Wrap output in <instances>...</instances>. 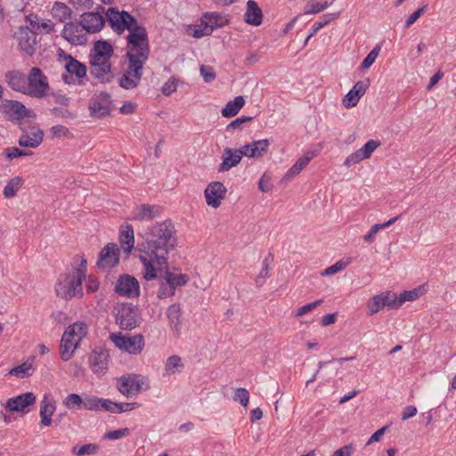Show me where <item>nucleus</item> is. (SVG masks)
<instances>
[{
    "mask_svg": "<svg viewBox=\"0 0 456 456\" xmlns=\"http://www.w3.org/2000/svg\"><path fill=\"white\" fill-rule=\"evenodd\" d=\"M0 110L11 121L36 117L32 110L27 109L24 104L18 101L6 100L0 105Z\"/></svg>",
    "mask_w": 456,
    "mask_h": 456,
    "instance_id": "obj_9",
    "label": "nucleus"
},
{
    "mask_svg": "<svg viewBox=\"0 0 456 456\" xmlns=\"http://www.w3.org/2000/svg\"><path fill=\"white\" fill-rule=\"evenodd\" d=\"M349 264V261H345V260H339L338 262H336L334 265L329 266L328 268H326L325 270L322 271L320 273L321 276H328V275H332V274H335L337 273L338 272L345 269L346 267V265Z\"/></svg>",
    "mask_w": 456,
    "mask_h": 456,
    "instance_id": "obj_49",
    "label": "nucleus"
},
{
    "mask_svg": "<svg viewBox=\"0 0 456 456\" xmlns=\"http://www.w3.org/2000/svg\"><path fill=\"white\" fill-rule=\"evenodd\" d=\"M130 433L129 428H120V429H115V430H110L105 433L104 438L110 439V440H117L121 437L128 436Z\"/></svg>",
    "mask_w": 456,
    "mask_h": 456,
    "instance_id": "obj_56",
    "label": "nucleus"
},
{
    "mask_svg": "<svg viewBox=\"0 0 456 456\" xmlns=\"http://www.w3.org/2000/svg\"><path fill=\"white\" fill-rule=\"evenodd\" d=\"M175 229L170 220L149 227L142 235L143 241L137 245L139 259L143 265L144 280L153 281L165 271L170 250L175 247Z\"/></svg>",
    "mask_w": 456,
    "mask_h": 456,
    "instance_id": "obj_2",
    "label": "nucleus"
},
{
    "mask_svg": "<svg viewBox=\"0 0 456 456\" xmlns=\"http://www.w3.org/2000/svg\"><path fill=\"white\" fill-rule=\"evenodd\" d=\"M322 302H323L322 299H319V300H316L312 303H308V304L297 308V312L295 314V317L298 318V317L305 315V314L315 309L317 306L321 305L322 304Z\"/></svg>",
    "mask_w": 456,
    "mask_h": 456,
    "instance_id": "obj_53",
    "label": "nucleus"
},
{
    "mask_svg": "<svg viewBox=\"0 0 456 456\" xmlns=\"http://www.w3.org/2000/svg\"><path fill=\"white\" fill-rule=\"evenodd\" d=\"M23 178L15 176L9 180L4 188L3 194L6 199H12L17 195L18 191L23 185Z\"/></svg>",
    "mask_w": 456,
    "mask_h": 456,
    "instance_id": "obj_37",
    "label": "nucleus"
},
{
    "mask_svg": "<svg viewBox=\"0 0 456 456\" xmlns=\"http://www.w3.org/2000/svg\"><path fill=\"white\" fill-rule=\"evenodd\" d=\"M168 325L175 338H180L183 329L182 310L179 304H173L166 312Z\"/></svg>",
    "mask_w": 456,
    "mask_h": 456,
    "instance_id": "obj_18",
    "label": "nucleus"
},
{
    "mask_svg": "<svg viewBox=\"0 0 456 456\" xmlns=\"http://www.w3.org/2000/svg\"><path fill=\"white\" fill-rule=\"evenodd\" d=\"M200 75L206 83H210L216 78V72L211 66L202 65L200 67Z\"/></svg>",
    "mask_w": 456,
    "mask_h": 456,
    "instance_id": "obj_59",
    "label": "nucleus"
},
{
    "mask_svg": "<svg viewBox=\"0 0 456 456\" xmlns=\"http://www.w3.org/2000/svg\"><path fill=\"white\" fill-rule=\"evenodd\" d=\"M201 25H207L212 31L223 26V18L218 12H205L201 18Z\"/></svg>",
    "mask_w": 456,
    "mask_h": 456,
    "instance_id": "obj_40",
    "label": "nucleus"
},
{
    "mask_svg": "<svg viewBox=\"0 0 456 456\" xmlns=\"http://www.w3.org/2000/svg\"><path fill=\"white\" fill-rule=\"evenodd\" d=\"M164 279L167 285H185L189 282V277L184 273H172L168 270V264L165 267V271L161 272L154 280Z\"/></svg>",
    "mask_w": 456,
    "mask_h": 456,
    "instance_id": "obj_26",
    "label": "nucleus"
},
{
    "mask_svg": "<svg viewBox=\"0 0 456 456\" xmlns=\"http://www.w3.org/2000/svg\"><path fill=\"white\" fill-rule=\"evenodd\" d=\"M270 142L267 139L254 141L240 148V153L248 158H260L268 151Z\"/></svg>",
    "mask_w": 456,
    "mask_h": 456,
    "instance_id": "obj_19",
    "label": "nucleus"
},
{
    "mask_svg": "<svg viewBox=\"0 0 456 456\" xmlns=\"http://www.w3.org/2000/svg\"><path fill=\"white\" fill-rule=\"evenodd\" d=\"M51 133L54 137H67L69 130L62 125H56L52 126Z\"/></svg>",
    "mask_w": 456,
    "mask_h": 456,
    "instance_id": "obj_64",
    "label": "nucleus"
},
{
    "mask_svg": "<svg viewBox=\"0 0 456 456\" xmlns=\"http://www.w3.org/2000/svg\"><path fill=\"white\" fill-rule=\"evenodd\" d=\"M113 284L114 281L110 280ZM115 285H139L137 279L129 274H120L115 281Z\"/></svg>",
    "mask_w": 456,
    "mask_h": 456,
    "instance_id": "obj_55",
    "label": "nucleus"
},
{
    "mask_svg": "<svg viewBox=\"0 0 456 456\" xmlns=\"http://www.w3.org/2000/svg\"><path fill=\"white\" fill-rule=\"evenodd\" d=\"M109 350L103 347H95L89 355V367L94 373L104 372L109 366Z\"/></svg>",
    "mask_w": 456,
    "mask_h": 456,
    "instance_id": "obj_15",
    "label": "nucleus"
},
{
    "mask_svg": "<svg viewBox=\"0 0 456 456\" xmlns=\"http://www.w3.org/2000/svg\"><path fill=\"white\" fill-rule=\"evenodd\" d=\"M35 356H30L23 363L11 369L8 375L15 376L19 379L30 377L33 372V362Z\"/></svg>",
    "mask_w": 456,
    "mask_h": 456,
    "instance_id": "obj_32",
    "label": "nucleus"
},
{
    "mask_svg": "<svg viewBox=\"0 0 456 456\" xmlns=\"http://www.w3.org/2000/svg\"><path fill=\"white\" fill-rule=\"evenodd\" d=\"M37 397L32 392H27L17 396L9 398L4 408L10 412L22 411L36 403Z\"/></svg>",
    "mask_w": 456,
    "mask_h": 456,
    "instance_id": "obj_16",
    "label": "nucleus"
},
{
    "mask_svg": "<svg viewBox=\"0 0 456 456\" xmlns=\"http://www.w3.org/2000/svg\"><path fill=\"white\" fill-rule=\"evenodd\" d=\"M120 247L126 253H130L134 248V228L131 224L122 226L119 231Z\"/></svg>",
    "mask_w": 456,
    "mask_h": 456,
    "instance_id": "obj_27",
    "label": "nucleus"
},
{
    "mask_svg": "<svg viewBox=\"0 0 456 456\" xmlns=\"http://www.w3.org/2000/svg\"><path fill=\"white\" fill-rule=\"evenodd\" d=\"M395 302V293L392 291H386L380 294L375 295L371 297V299L367 303L368 312L367 315L371 316L380 310H382L385 306H387L389 309H396Z\"/></svg>",
    "mask_w": 456,
    "mask_h": 456,
    "instance_id": "obj_11",
    "label": "nucleus"
},
{
    "mask_svg": "<svg viewBox=\"0 0 456 456\" xmlns=\"http://www.w3.org/2000/svg\"><path fill=\"white\" fill-rule=\"evenodd\" d=\"M360 96L358 94H354V91L351 89L343 99V105L346 108H353L356 106L360 100Z\"/></svg>",
    "mask_w": 456,
    "mask_h": 456,
    "instance_id": "obj_57",
    "label": "nucleus"
},
{
    "mask_svg": "<svg viewBox=\"0 0 456 456\" xmlns=\"http://www.w3.org/2000/svg\"><path fill=\"white\" fill-rule=\"evenodd\" d=\"M339 16V12H334V13H326L323 14L320 20L314 22V24L312 26L310 33L306 38V42L314 37L321 28H322L324 26L328 25L332 20L338 19Z\"/></svg>",
    "mask_w": 456,
    "mask_h": 456,
    "instance_id": "obj_39",
    "label": "nucleus"
},
{
    "mask_svg": "<svg viewBox=\"0 0 456 456\" xmlns=\"http://www.w3.org/2000/svg\"><path fill=\"white\" fill-rule=\"evenodd\" d=\"M52 16L60 22H67L71 19L72 10L64 3L55 2L52 8Z\"/></svg>",
    "mask_w": 456,
    "mask_h": 456,
    "instance_id": "obj_34",
    "label": "nucleus"
},
{
    "mask_svg": "<svg viewBox=\"0 0 456 456\" xmlns=\"http://www.w3.org/2000/svg\"><path fill=\"white\" fill-rule=\"evenodd\" d=\"M69 61L66 64V70L70 75H76L77 77L82 78L86 75V67L77 60L71 56L68 57Z\"/></svg>",
    "mask_w": 456,
    "mask_h": 456,
    "instance_id": "obj_38",
    "label": "nucleus"
},
{
    "mask_svg": "<svg viewBox=\"0 0 456 456\" xmlns=\"http://www.w3.org/2000/svg\"><path fill=\"white\" fill-rule=\"evenodd\" d=\"M101 397L93 395H85L83 410L100 411Z\"/></svg>",
    "mask_w": 456,
    "mask_h": 456,
    "instance_id": "obj_48",
    "label": "nucleus"
},
{
    "mask_svg": "<svg viewBox=\"0 0 456 456\" xmlns=\"http://www.w3.org/2000/svg\"><path fill=\"white\" fill-rule=\"evenodd\" d=\"M380 51V47L379 45L375 46L369 53L368 55L363 59L361 67L362 69H368L370 68L376 61L379 53Z\"/></svg>",
    "mask_w": 456,
    "mask_h": 456,
    "instance_id": "obj_52",
    "label": "nucleus"
},
{
    "mask_svg": "<svg viewBox=\"0 0 456 456\" xmlns=\"http://www.w3.org/2000/svg\"><path fill=\"white\" fill-rule=\"evenodd\" d=\"M400 216H395L388 220L387 222L384 224H374L370 230L363 236V240L368 243H372L374 241L375 236L377 232L384 228H387L393 224L395 221L399 219Z\"/></svg>",
    "mask_w": 456,
    "mask_h": 456,
    "instance_id": "obj_41",
    "label": "nucleus"
},
{
    "mask_svg": "<svg viewBox=\"0 0 456 456\" xmlns=\"http://www.w3.org/2000/svg\"><path fill=\"white\" fill-rule=\"evenodd\" d=\"M159 215V208L142 204L137 207L133 212V219L134 220H151Z\"/></svg>",
    "mask_w": 456,
    "mask_h": 456,
    "instance_id": "obj_31",
    "label": "nucleus"
},
{
    "mask_svg": "<svg viewBox=\"0 0 456 456\" xmlns=\"http://www.w3.org/2000/svg\"><path fill=\"white\" fill-rule=\"evenodd\" d=\"M8 86L14 91L27 94L28 77L19 70L8 71L5 74Z\"/></svg>",
    "mask_w": 456,
    "mask_h": 456,
    "instance_id": "obj_20",
    "label": "nucleus"
},
{
    "mask_svg": "<svg viewBox=\"0 0 456 456\" xmlns=\"http://www.w3.org/2000/svg\"><path fill=\"white\" fill-rule=\"evenodd\" d=\"M105 20L118 35L126 29V68L119 79V86L130 90L138 86L143 74V66L150 56V45L145 27L139 25L137 20L126 11L115 7L107 9Z\"/></svg>",
    "mask_w": 456,
    "mask_h": 456,
    "instance_id": "obj_1",
    "label": "nucleus"
},
{
    "mask_svg": "<svg viewBox=\"0 0 456 456\" xmlns=\"http://www.w3.org/2000/svg\"><path fill=\"white\" fill-rule=\"evenodd\" d=\"M380 145V142L376 140L368 141L362 147L350 154L345 160L344 165L347 167L360 163L361 161L370 158L371 154Z\"/></svg>",
    "mask_w": 456,
    "mask_h": 456,
    "instance_id": "obj_13",
    "label": "nucleus"
},
{
    "mask_svg": "<svg viewBox=\"0 0 456 456\" xmlns=\"http://www.w3.org/2000/svg\"><path fill=\"white\" fill-rule=\"evenodd\" d=\"M87 260L85 255H76L73 257L71 271L61 275L58 285H99V281L93 275H87Z\"/></svg>",
    "mask_w": 456,
    "mask_h": 456,
    "instance_id": "obj_3",
    "label": "nucleus"
},
{
    "mask_svg": "<svg viewBox=\"0 0 456 456\" xmlns=\"http://www.w3.org/2000/svg\"><path fill=\"white\" fill-rule=\"evenodd\" d=\"M314 158V154L308 156L305 155L304 157L299 158L296 163L287 171L282 178V182L288 183L295 176H297L311 161Z\"/></svg>",
    "mask_w": 456,
    "mask_h": 456,
    "instance_id": "obj_29",
    "label": "nucleus"
},
{
    "mask_svg": "<svg viewBox=\"0 0 456 456\" xmlns=\"http://www.w3.org/2000/svg\"><path fill=\"white\" fill-rule=\"evenodd\" d=\"M119 262V248L116 243L110 242L99 252L96 267L107 271L116 266Z\"/></svg>",
    "mask_w": 456,
    "mask_h": 456,
    "instance_id": "obj_10",
    "label": "nucleus"
},
{
    "mask_svg": "<svg viewBox=\"0 0 456 456\" xmlns=\"http://www.w3.org/2000/svg\"><path fill=\"white\" fill-rule=\"evenodd\" d=\"M145 377L139 374H127L123 375L118 379V389L126 397L138 395L142 390H148L150 385Z\"/></svg>",
    "mask_w": 456,
    "mask_h": 456,
    "instance_id": "obj_4",
    "label": "nucleus"
},
{
    "mask_svg": "<svg viewBox=\"0 0 456 456\" xmlns=\"http://www.w3.org/2000/svg\"><path fill=\"white\" fill-rule=\"evenodd\" d=\"M427 290L425 289V287H415L411 290H404L403 292L400 293L398 297L395 293L394 305H395V308L397 309L406 301H413L419 298Z\"/></svg>",
    "mask_w": 456,
    "mask_h": 456,
    "instance_id": "obj_30",
    "label": "nucleus"
},
{
    "mask_svg": "<svg viewBox=\"0 0 456 456\" xmlns=\"http://www.w3.org/2000/svg\"><path fill=\"white\" fill-rule=\"evenodd\" d=\"M245 104L243 96H236L232 101H229L223 108L221 113L224 118H232L236 116Z\"/></svg>",
    "mask_w": 456,
    "mask_h": 456,
    "instance_id": "obj_33",
    "label": "nucleus"
},
{
    "mask_svg": "<svg viewBox=\"0 0 456 456\" xmlns=\"http://www.w3.org/2000/svg\"><path fill=\"white\" fill-rule=\"evenodd\" d=\"M91 53L104 55L107 58H111L114 53V50L110 43L106 41H97L95 42Z\"/></svg>",
    "mask_w": 456,
    "mask_h": 456,
    "instance_id": "obj_45",
    "label": "nucleus"
},
{
    "mask_svg": "<svg viewBox=\"0 0 456 456\" xmlns=\"http://www.w3.org/2000/svg\"><path fill=\"white\" fill-rule=\"evenodd\" d=\"M84 396L78 394H69L63 401L64 406L69 410H83Z\"/></svg>",
    "mask_w": 456,
    "mask_h": 456,
    "instance_id": "obj_44",
    "label": "nucleus"
},
{
    "mask_svg": "<svg viewBox=\"0 0 456 456\" xmlns=\"http://www.w3.org/2000/svg\"><path fill=\"white\" fill-rule=\"evenodd\" d=\"M33 28H37V29H42L47 34H50L54 31V24L51 20H45L40 23H33L31 22Z\"/></svg>",
    "mask_w": 456,
    "mask_h": 456,
    "instance_id": "obj_62",
    "label": "nucleus"
},
{
    "mask_svg": "<svg viewBox=\"0 0 456 456\" xmlns=\"http://www.w3.org/2000/svg\"><path fill=\"white\" fill-rule=\"evenodd\" d=\"M183 363L182 362V359L179 355H171L167 358L165 369L169 371L175 368H183Z\"/></svg>",
    "mask_w": 456,
    "mask_h": 456,
    "instance_id": "obj_58",
    "label": "nucleus"
},
{
    "mask_svg": "<svg viewBox=\"0 0 456 456\" xmlns=\"http://www.w3.org/2000/svg\"><path fill=\"white\" fill-rule=\"evenodd\" d=\"M56 295L66 301L75 297L80 298L84 295L83 287H56Z\"/></svg>",
    "mask_w": 456,
    "mask_h": 456,
    "instance_id": "obj_36",
    "label": "nucleus"
},
{
    "mask_svg": "<svg viewBox=\"0 0 456 456\" xmlns=\"http://www.w3.org/2000/svg\"><path fill=\"white\" fill-rule=\"evenodd\" d=\"M88 331V328L86 324L83 322H77L73 324L69 325L65 332L67 336H70L71 338H75L77 342H81L84 338L86 337Z\"/></svg>",
    "mask_w": 456,
    "mask_h": 456,
    "instance_id": "obj_35",
    "label": "nucleus"
},
{
    "mask_svg": "<svg viewBox=\"0 0 456 456\" xmlns=\"http://www.w3.org/2000/svg\"><path fill=\"white\" fill-rule=\"evenodd\" d=\"M335 0L324 2H308L304 7V13L306 15L316 14L330 7Z\"/></svg>",
    "mask_w": 456,
    "mask_h": 456,
    "instance_id": "obj_42",
    "label": "nucleus"
},
{
    "mask_svg": "<svg viewBox=\"0 0 456 456\" xmlns=\"http://www.w3.org/2000/svg\"><path fill=\"white\" fill-rule=\"evenodd\" d=\"M243 154L240 153V149L233 151L231 148H225L223 154V161L220 164L219 171H228L233 167H236L241 160Z\"/></svg>",
    "mask_w": 456,
    "mask_h": 456,
    "instance_id": "obj_24",
    "label": "nucleus"
},
{
    "mask_svg": "<svg viewBox=\"0 0 456 456\" xmlns=\"http://www.w3.org/2000/svg\"><path fill=\"white\" fill-rule=\"evenodd\" d=\"M79 342L75 339V338H71L70 336H67V333L64 331L60 345V353L61 358L64 362H68L74 354V352L78 347Z\"/></svg>",
    "mask_w": 456,
    "mask_h": 456,
    "instance_id": "obj_23",
    "label": "nucleus"
},
{
    "mask_svg": "<svg viewBox=\"0 0 456 456\" xmlns=\"http://www.w3.org/2000/svg\"><path fill=\"white\" fill-rule=\"evenodd\" d=\"M253 119L252 117L249 116H241L240 118H237L236 119L232 120L227 126L226 130H236L240 129L241 126L248 121H251Z\"/></svg>",
    "mask_w": 456,
    "mask_h": 456,
    "instance_id": "obj_60",
    "label": "nucleus"
},
{
    "mask_svg": "<svg viewBox=\"0 0 456 456\" xmlns=\"http://www.w3.org/2000/svg\"><path fill=\"white\" fill-rule=\"evenodd\" d=\"M27 94L34 98H43L49 89L47 77L41 69L33 67L28 76Z\"/></svg>",
    "mask_w": 456,
    "mask_h": 456,
    "instance_id": "obj_5",
    "label": "nucleus"
},
{
    "mask_svg": "<svg viewBox=\"0 0 456 456\" xmlns=\"http://www.w3.org/2000/svg\"><path fill=\"white\" fill-rule=\"evenodd\" d=\"M110 339L118 348L134 355L141 354L145 346L144 338L141 334L128 336L121 333H112Z\"/></svg>",
    "mask_w": 456,
    "mask_h": 456,
    "instance_id": "obj_6",
    "label": "nucleus"
},
{
    "mask_svg": "<svg viewBox=\"0 0 456 456\" xmlns=\"http://www.w3.org/2000/svg\"><path fill=\"white\" fill-rule=\"evenodd\" d=\"M99 450L98 445L95 444H83L82 446L75 445L72 447V453L77 456H84V455H90V454H95Z\"/></svg>",
    "mask_w": 456,
    "mask_h": 456,
    "instance_id": "obj_47",
    "label": "nucleus"
},
{
    "mask_svg": "<svg viewBox=\"0 0 456 456\" xmlns=\"http://www.w3.org/2000/svg\"><path fill=\"white\" fill-rule=\"evenodd\" d=\"M140 313L131 303L121 304L116 313V322L122 330H132L138 325Z\"/></svg>",
    "mask_w": 456,
    "mask_h": 456,
    "instance_id": "obj_7",
    "label": "nucleus"
},
{
    "mask_svg": "<svg viewBox=\"0 0 456 456\" xmlns=\"http://www.w3.org/2000/svg\"><path fill=\"white\" fill-rule=\"evenodd\" d=\"M233 399L239 402L243 407H247L249 400V393L244 387L236 388L233 395Z\"/></svg>",
    "mask_w": 456,
    "mask_h": 456,
    "instance_id": "obj_50",
    "label": "nucleus"
},
{
    "mask_svg": "<svg viewBox=\"0 0 456 456\" xmlns=\"http://www.w3.org/2000/svg\"><path fill=\"white\" fill-rule=\"evenodd\" d=\"M61 36L75 45H83L86 41L85 29L80 20L78 22H66L61 31Z\"/></svg>",
    "mask_w": 456,
    "mask_h": 456,
    "instance_id": "obj_12",
    "label": "nucleus"
},
{
    "mask_svg": "<svg viewBox=\"0 0 456 456\" xmlns=\"http://www.w3.org/2000/svg\"><path fill=\"white\" fill-rule=\"evenodd\" d=\"M36 37L26 33L25 37H22L20 40V47L26 52L28 54L32 55L35 52Z\"/></svg>",
    "mask_w": 456,
    "mask_h": 456,
    "instance_id": "obj_46",
    "label": "nucleus"
},
{
    "mask_svg": "<svg viewBox=\"0 0 456 456\" xmlns=\"http://www.w3.org/2000/svg\"><path fill=\"white\" fill-rule=\"evenodd\" d=\"M263 20V12L257 3L253 0L247 2L245 21L253 26H259Z\"/></svg>",
    "mask_w": 456,
    "mask_h": 456,
    "instance_id": "obj_25",
    "label": "nucleus"
},
{
    "mask_svg": "<svg viewBox=\"0 0 456 456\" xmlns=\"http://www.w3.org/2000/svg\"><path fill=\"white\" fill-rule=\"evenodd\" d=\"M141 287H115V291L120 296L137 297L140 296Z\"/></svg>",
    "mask_w": 456,
    "mask_h": 456,
    "instance_id": "obj_51",
    "label": "nucleus"
},
{
    "mask_svg": "<svg viewBox=\"0 0 456 456\" xmlns=\"http://www.w3.org/2000/svg\"><path fill=\"white\" fill-rule=\"evenodd\" d=\"M90 115L97 118H104L110 114L114 109L110 94L107 92L95 93L88 102Z\"/></svg>",
    "mask_w": 456,
    "mask_h": 456,
    "instance_id": "obj_8",
    "label": "nucleus"
},
{
    "mask_svg": "<svg viewBox=\"0 0 456 456\" xmlns=\"http://www.w3.org/2000/svg\"><path fill=\"white\" fill-rule=\"evenodd\" d=\"M56 406L54 403L50 402L47 395H45L40 403L39 415L41 418V425L50 426L53 422L51 417L55 411Z\"/></svg>",
    "mask_w": 456,
    "mask_h": 456,
    "instance_id": "obj_28",
    "label": "nucleus"
},
{
    "mask_svg": "<svg viewBox=\"0 0 456 456\" xmlns=\"http://www.w3.org/2000/svg\"><path fill=\"white\" fill-rule=\"evenodd\" d=\"M90 74L100 83H110L113 78L111 62L90 64Z\"/></svg>",
    "mask_w": 456,
    "mask_h": 456,
    "instance_id": "obj_22",
    "label": "nucleus"
},
{
    "mask_svg": "<svg viewBox=\"0 0 456 456\" xmlns=\"http://www.w3.org/2000/svg\"><path fill=\"white\" fill-rule=\"evenodd\" d=\"M44 139V133L38 127H31L29 132L24 133L19 138V145L20 147L37 148L39 146Z\"/></svg>",
    "mask_w": 456,
    "mask_h": 456,
    "instance_id": "obj_21",
    "label": "nucleus"
},
{
    "mask_svg": "<svg viewBox=\"0 0 456 456\" xmlns=\"http://www.w3.org/2000/svg\"><path fill=\"white\" fill-rule=\"evenodd\" d=\"M4 155L9 159H12L18 158V157L30 156V155H32V152L20 150L17 147H8V148L4 149Z\"/></svg>",
    "mask_w": 456,
    "mask_h": 456,
    "instance_id": "obj_54",
    "label": "nucleus"
},
{
    "mask_svg": "<svg viewBox=\"0 0 456 456\" xmlns=\"http://www.w3.org/2000/svg\"><path fill=\"white\" fill-rule=\"evenodd\" d=\"M274 256L272 253H268V255L265 257L262 263V269L260 270L258 275L256 276V281L257 283H264L265 279L270 276L271 265L273 264Z\"/></svg>",
    "mask_w": 456,
    "mask_h": 456,
    "instance_id": "obj_43",
    "label": "nucleus"
},
{
    "mask_svg": "<svg viewBox=\"0 0 456 456\" xmlns=\"http://www.w3.org/2000/svg\"><path fill=\"white\" fill-rule=\"evenodd\" d=\"M80 23L87 33L99 32L106 23L105 17L97 12H85L80 17Z\"/></svg>",
    "mask_w": 456,
    "mask_h": 456,
    "instance_id": "obj_17",
    "label": "nucleus"
},
{
    "mask_svg": "<svg viewBox=\"0 0 456 456\" xmlns=\"http://www.w3.org/2000/svg\"><path fill=\"white\" fill-rule=\"evenodd\" d=\"M177 88V80L175 77L169 78L162 86V93L164 95H170L175 92Z\"/></svg>",
    "mask_w": 456,
    "mask_h": 456,
    "instance_id": "obj_61",
    "label": "nucleus"
},
{
    "mask_svg": "<svg viewBox=\"0 0 456 456\" xmlns=\"http://www.w3.org/2000/svg\"><path fill=\"white\" fill-rule=\"evenodd\" d=\"M226 191L227 190L223 183H210L204 191L207 204L214 208H219L222 200L225 198Z\"/></svg>",
    "mask_w": 456,
    "mask_h": 456,
    "instance_id": "obj_14",
    "label": "nucleus"
},
{
    "mask_svg": "<svg viewBox=\"0 0 456 456\" xmlns=\"http://www.w3.org/2000/svg\"><path fill=\"white\" fill-rule=\"evenodd\" d=\"M102 411L116 413V402L110 399L101 398L100 411Z\"/></svg>",
    "mask_w": 456,
    "mask_h": 456,
    "instance_id": "obj_63",
    "label": "nucleus"
}]
</instances>
